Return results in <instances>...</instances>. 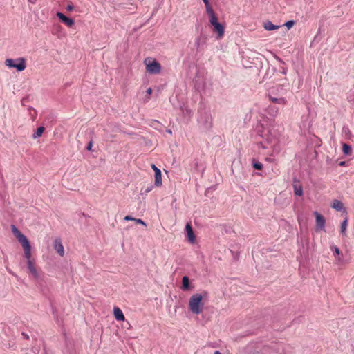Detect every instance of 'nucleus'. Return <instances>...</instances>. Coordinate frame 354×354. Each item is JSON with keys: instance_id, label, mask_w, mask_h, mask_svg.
Listing matches in <instances>:
<instances>
[{"instance_id": "f257e3e1", "label": "nucleus", "mask_w": 354, "mask_h": 354, "mask_svg": "<svg viewBox=\"0 0 354 354\" xmlns=\"http://www.w3.org/2000/svg\"><path fill=\"white\" fill-rule=\"evenodd\" d=\"M207 295V292L203 291V295L196 293L190 297L189 301V308L193 314L199 315L202 313L204 306L203 298Z\"/></svg>"}, {"instance_id": "f03ea898", "label": "nucleus", "mask_w": 354, "mask_h": 354, "mask_svg": "<svg viewBox=\"0 0 354 354\" xmlns=\"http://www.w3.org/2000/svg\"><path fill=\"white\" fill-rule=\"evenodd\" d=\"M209 21L210 24L212 26V30L216 34V39H221L224 36L225 32V27L224 26L220 23L218 20V17L216 13H212L209 15Z\"/></svg>"}, {"instance_id": "7ed1b4c3", "label": "nucleus", "mask_w": 354, "mask_h": 354, "mask_svg": "<svg viewBox=\"0 0 354 354\" xmlns=\"http://www.w3.org/2000/svg\"><path fill=\"white\" fill-rule=\"evenodd\" d=\"M199 129L202 131H207L212 127V119L209 113L207 112L201 113L198 119Z\"/></svg>"}, {"instance_id": "20e7f679", "label": "nucleus", "mask_w": 354, "mask_h": 354, "mask_svg": "<svg viewBox=\"0 0 354 354\" xmlns=\"http://www.w3.org/2000/svg\"><path fill=\"white\" fill-rule=\"evenodd\" d=\"M27 259V267L29 272L32 274L33 279L39 283L44 280V275L42 272H39L34 266V261L31 259V255L25 257Z\"/></svg>"}, {"instance_id": "39448f33", "label": "nucleus", "mask_w": 354, "mask_h": 354, "mask_svg": "<svg viewBox=\"0 0 354 354\" xmlns=\"http://www.w3.org/2000/svg\"><path fill=\"white\" fill-rule=\"evenodd\" d=\"M6 65L9 68H14L17 71L21 72L23 71L26 67V59L23 57H19L16 59H7L5 61Z\"/></svg>"}, {"instance_id": "423d86ee", "label": "nucleus", "mask_w": 354, "mask_h": 354, "mask_svg": "<svg viewBox=\"0 0 354 354\" xmlns=\"http://www.w3.org/2000/svg\"><path fill=\"white\" fill-rule=\"evenodd\" d=\"M17 239L24 248V257H28L30 255H31V245L28 238L24 234H22Z\"/></svg>"}, {"instance_id": "0eeeda50", "label": "nucleus", "mask_w": 354, "mask_h": 354, "mask_svg": "<svg viewBox=\"0 0 354 354\" xmlns=\"http://www.w3.org/2000/svg\"><path fill=\"white\" fill-rule=\"evenodd\" d=\"M147 62V60H145ZM146 70L150 74H158L161 71V64L156 59L149 63L145 62Z\"/></svg>"}, {"instance_id": "6e6552de", "label": "nucleus", "mask_w": 354, "mask_h": 354, "mask_svg": "<svg viewBox=\"0 0 354 354\" xmlns=\"http://www.w3.org/2000/svg\"><path fill=\"white\" fill-rule=\"evenodd\" d=\"M207 39V36L204 33L203 28H201L200 34L196 37L194 41V46L198 51L201 50V47L206 44Z\"/></svg>"}, {"instance_id": "1a4fd4ad", "label": "nucleus", "mask_w": 354, "mask_h": 354, "mask_svg": "<svg viewBox=\"0 0 354 354\" xmlns=\"http://www.w3.org/2000/svg\"><path fill=\"white\" fill-rule=\"evenodd\" d=\"M270 102L279 105H285L287 103V100L283 97L277 96L274 93V88H272L268 95Z\"/></svg>"}, {"instance_id": "9d476101", "label": "nucleus", "mask_w": 354, "mask_h": 354, "mask_svg": "<svg viewBox=\"0 0 354 354\" xmlns=\"http://www.w3.org/2000/svg\"><path fill=\"white\" fill-rule=\"evenodd\" d=\"M151 168L154 171V185L156 187H160L162 185V173L161 170L158 169L154 164L151 165Z\"/></svg>"}, {"instance_id": "9b49d317", "label": "nucleus", "mask_w": 354, "mask_h": 354, "mask_svg": "<svg viewBox=\"0 0 354 354\" xmlns=\"http://www.w3.org/2000/svg\"><path fill=\"white\" fill-rule=\"evenodd\" d=\"M57 17L59 19V20L66 24L68 27H72L75 21L72 18L66 17L64 14L60 12H57L56 14Z\"/></svg>"}, {"instance_id": "f8f14e48", "label": "nucleus", "mask_w": 354, "mask_h": 354, "mask_svg": "<svg viewBox=\"0 0 354 354\" xmlns=\"http://www.w3.org/2000/svg\"><path fill=\"white\" fill-rule=\"evenodd\" d=\"M185 230L186 236H187L188 241L191 243H194L196 241V236L194 234L193 228L190 223H187L186 224Z\"/></svg>"}, {"instance_id": "ddd939ff", "label": "nucleus", "mask_w": 354, "mask_h": 354, "mask_svg": "<svg viewBox=\"0 0 354 354\" xmlns=\"http://www.w3.org/2000/svg\"><path fill=\"white\" fill-rule=\"evenodd\" d=\"M314 214L315 215L317 228L319 230H324L326 223L324 217L317 212H315Z\"/></svg>"}, {"instance_id": "4468645a", "label": "nucleus", "mask_w": 354, "mask_h": 354, "mask_svg": "<svg viewBox=\"0 0 354 354\" xmlns=\"http://www.w3.org/2000/svg\"><path fill=\"white\" fill-rule=\"evenodd\" d=\"M54 248L61 257L64 256V249L60 239H56L55 240Z\"/></svg>"}, {"instance_id": "2eb2a0df", "label": "nucleus", "mask_w": 354, "mask_h": 354, "mask_svg": "<svg viewBox=\"0 0 354 354\" xmlns=\"http://www.w3.org/2000/svg\"><path fill=\"white\" fill-rule=\"evenodd\" d=\"M181 289L183 291H187L192 289L189 279L187 276H183L182 278Z\"/></svg>"}, {"instance_id": "dca6fc26", "label": "nucleus", "mask_w": 354, "mask_h": 354, "mask_svg": "<svg viewBox=\"0 0 354 354\" xmlns=\"http://www.w3.org/2000/svg\"><path fill=\"white\" fill-rule=\"evenodd\" d=\"M113 315L115 319L118 321H124L125 319V317L122 310L118 307H114Z\"/></svg>"}, {"instance_id": "f3484780", "label": "nucleus", "mask_w": 354, "mask_h": 354, "mask_svg": "<svg viewBox=\"0 0 354 354\" xmlns=\"http://www.w3.org/2000/svg\"><path fill=\"white\" fill-rule=\"evenodd\" d=\"M293 189H294V194L296 196H303V194H304L303 187L300 184H299L297 182H296V180H295L294 183H293Z\"/></svg>"}, {"instance_id": "a211bd4d", "label": "nucleus", "mask_w": 354, "mask_h": 354, "mask_svg": "<svg viewBox=\"0 0 354 354\" xmlns=\"http://www.w3.org/2000/svg\"><path fill=\"white\" fill-rule=\"evenodd\" d=\"M332 207L337 211L346 212V209L344 207V204L339 200L335 199L333 201Z\"/></svg>"}, {"instance_id": "6ab92c4d", "label": "nucleus", "mask_w": 354, "mask_h": 354, "mask_svg": "<svg viewBox=\"0 0 354 354\" xmlns=\"http://www.w3.org/2000/svg\"><path fill=\"white\" fill-rule=\"evenodd\" d=\"M263 27L266 30L270 31L278 29L279 26L273 24L270 21H267L264 23Z\"/></svg>"}, {"instance_id": "aec40b11", "label": "nucleus", "mask_w": 354, "mask_h": 354, "mask_svg": "<svg viewBox=\"0 0 354 354\" xmlns=\"http://www.w3.org/2000/svg\"><path fill=\"white\" fill-rule=\"evenodd\" d=\"M267 112L271 116H276L279 112V108L274 105H270L267 108Z\"/></svg>"}, {"instance_id": "412c9836", "label": "nucleus", "mask_w": 354, "mask_h": 354, "mask_svg": "<svg viewBox=\"0 0 354 354\" xmlns=\"http://www.w3.org/2000/svg\"><path fill=\"white\" fill-rule=\"evenodd\" d=\"M342 151L344 154L350 156L352 153V147L350 145L346 143L342 144Z\"/></svg>"}, {"instance_id": "4be33fe9", "label": "nucleus", "mask_w": 354, "mask_h": 354, "mask_svg": "<svg viewBox=\"0 0 354 354\" xmlns=\"http://www.w3.org/2000/svg\"><path fill=\"white\" fill-rule=\"evenodd\" d=\"M266 140L268 143L273 144L274 147H276L278 142L277 138L275 136H272V133L271 132L270 133V135L268 136Z\"/></svg>"}, {"instance_id": "5701e85b", "label": "nucleus", "mask_w": 354, "mask_h": 354, "mask_svg": "<svg viewBox=\"0 0 354 354\" xmlns=\"http://www.w3.org/2000/svg\"><path fill=\"white\" fill-rule=\"evenodd\" d=\"M203 1L205 4L207 14L209 15L212 13H214V11L212 7L209 4V0H203Z\"/></svg>"}, {"instance_id": "b1692460", "label": "nucleus", "mask_w": 354, "mask_h": 354, "mask_svg": "<svg viewBox=\"0 0 354 354\" xmlns=\"http://www.w3.org/2000/svg\"><path fill=\"white\" fill-rule=\"evenodd\" d=\"M44 130H45V128L44 127H38L32 136L33 138H37L41 136Z\"/></svg>"}, {"instance_id": "393cba45", "label": "nucleus", "mask_w": 354, "mask_h": 354, "mask_svg": "<svg viewBox=\"0 0 354 354\" xmlns=\"http://www.w3.org/2000/svg\"><path fill=\"white\" fill-rule=\"evenodd\" d=\"M347 225H348V218L346 217L344 218V220L342 221V223H341V233L342 234H345Z\"/></svg>"}, {"instance_id": "a878e982", "label": "nucleus", "mask_w": 354, "mask_h": 354, "mask_svg": "<svg viewBox=\"0 0 354 354\" xmlns=\"http://www.w3.org/2000/svg\"><path fill=\"white\" fill-rule=\"evenodd\" d=\"M12 231L15 236V237L17 239L23 234L17 228V227L15 225H11Z\"/></svg>"}, {"instance_id": "bb28decb", "label": "nucleus", "mask_w": 354, "mask_h": 354, "mask_svg": "<svg viewBox=\"0 0 354 354\" xmlns=\"http://www.w3.org/2000/svg\"><path fill=\"white\" fill-rule=\"evenodd\" d=\"M252 166L257 170H261L263 169V165L259 162H254Z\"/></svg>"}, {"instance_id": "cd10ccee", "label": "nucleus", "mask_w": 354, "mask_h": 354, "mask_svg": "<svg viewBox=\"0 0 354 354\" xmlns=\"http://www.w3.org/2000/svg\"><path fill=\"white\" fill-rule=\"evenodd\" d=\"M342 132L344 133V135L347 137L350 136L351 134V132L349 129V128L347 126H344L342 128Z\"/></svg>"}, {"instance_id": "c85d7f7f", "label": "nucleus", "mask_w": 354, "mask_h": 354, "mask_svg": "<svg viewBox=\"0 0 354 354\" xmlns=\"http://www.w3.org/2000/svg\"><path fill=\"white\" fill-rule=\"evenodd\" d=\"M295 24L294 20H289L284 24V26L287 27L288 29L291 28Z\"/></svg>"}, {"instance_id": "c756f323", "label": "nucleus", "mask_w": 354, "mask_h": 354, "mask_svg": "<svg viewBox=\"0 0 354 354\" xmlns=\"http://www.w3.org/2000/svg\"><path fill=\"white\" fill-rule=\"evenodd\" d=\"M153 187V185H152L148 186L147 187V189L144 191V192H142V194H147V193L150 192L152 190Z\"/></svg>"}, {"instance_id": "7c9ffc66", "label": "nucleus", "mask_w": 354, "mask_h": 354, "mask_svg": "<svg viewBox=\"0 0 354 354\" xmlns=\"http://www.w3.org/2000/svg\"><path fill=\"white\" fill-rule=\"evenodd\" d=\"M332 250L334 251V252L337 254V255H339L340 254V250L337 247V246H333L331 248Z\"/></svg>"}, {"instance_id": "2f4dec72", "label": "nucleus", "mask_w": 354, "mask_h": 354, "mask_svg": "<svg viewBox=\"0 0 354 354\" xmlns=\"http://www.w3.org/2000/svg\"><path fill=\"white\" fill-rule=\"evenodd\" d=\"M134 221L138 224H141V225L146 226L145 222L140 218H136V220Z\"/></svg>"}, {"instance_id": "473e14b6", "label": "nucleus", "mask_w": 354, "mask_h": 354, "mask_svg": "<svg viewBox=\"0 0 354 354\" xmlns=\"http://www.w3.org/2000/svg\"><path fill=\"white\" fill-rule=\"evenodd\" d=\"M92 147H93V142H92V141H90V142L88 143V145H87V146H86V150H88V151H91Z\"/></svg>"}, {"instance_id": "72a5a7b5", "label": "nucleus", "mask_w": 354, "mask_h": 354, "mask_svg": "<svg viewBox=\"0 0 354 354\" xmlns=\"http://www.w3.org/2000/svg\"><path fill=\"white\" fill-rule=\"evenodd\" d=\"M124 221H135L136 218H133L131 216H129V215H127L124 217Z\"/></svg>"}, {"instance_id": "f704fd0d", "label": "nucleus", "mask_w": 354, "mask_h": 354, "mask_svg": "<svg viewBox=\"0 0 354 354\" xmlns=\"http://www.w3.org/2000/svg\"><path fill=\"white\" fill-rule=\"evenodd\" d=\"M66 10L68 11H71L73 10V4H68L67 6H66Z\"/></svg>"}, {"instance_id": "c9c22d12", "label": "nucleus", "mask_w": 354, "mask_h": 354, "mask_svg": "<svg viewBox=\"0 0 354 354\" xmlns=\"http://www.w3.org/2000/svg\"><path fill=\"white\" fill-rule=\"evenodd\" d=\"M29 3H32V4H35L36 3L37 1V0H28Z\"/></svg>"}, {"instance_id": "e433bc0d", "label": "nucleus", "mask_w": 354, "mask_h": 354, "mask_svg": "<svg viewBox=\"0 0 354 354\" xmlns=\"http://www.w3.org/2000/svg\"><path fill=\"white\" fill-rule=\"evenodd\" d=\"M22 335L24 337L25 339H29V336L27 334H25L24 333H23Z\"/></svg>"}, {"instance_id": "4c0bfd02", "label": "nucleus", "mask_w": 354, "mask_h": 354, "mask_svg": "<svg viewBox=\"0 0 354 354\" xmlns=\"http://www.w3.org/2000/svg\"><path fill=\"white\" fill-rule=\"evenodd\" d=\"M147 94H151L152 93V89L151 88H149L147 90Z\"/></svg>"}, {"instance_id": "58836bf2", "label": "nucleus", "mask_w": 354, "mask_h": 354, "mask_svg": "<svg viewBox=\"0 0 354 354\" xmlns=\"http://www.w3.org/2000/svg\"><path fill=\"white\" fill-rule=\"evenodd\" d=\"M259 145H260L263 149H266V146H264L261 142H259Z\"/></svg>"}, {"instance_id": "ea45409f", "label": "nucleus", "mask_w": 354, "mask_h": 354, "mask_svg": "<svg viewBox=\"0 0 354 354\" xmlns=\"http://www.w3.org/2000/svg\"><path fill=\"white\" fill-rule=\"evenodd\" d=\"M345 164H346V162H345V161H342V162H341L339 163V165H340V166H344V165H345Z\"/></svg>"}, {"instance_id": "a19ab883", "label": "nucleus", "mask_w": 354, "mask_h": 354, "mask_svg": "<svg viewBox=\"0 0 354 354\" xmlns=\"http://www.w3.org/2000/svg\"><path fill=\"white\" fill-rule=\"evenodd\" d=\"M214 354H221V353L219 351H216Z\"/></svg>"}, {"instance_id": "79ce46f5", "label": "nucleus", "mask_w": 354, "mask_h": 354, "mask_svg": "<svg viewBox=\"0 0 354 354\" xmlns=\"http://www.w3.org/2000/svg\"><path fill=\"white\" fill-rule=\"evenodd\" d=\"M167 132L171 134V130H170V129H167Z\"/></svg>"}, {"instance_id": "37998d69", "label": "nucleus", "mask_w": 354, "mask_h": 354, "mask_svg": "<svg viewBox=\"0 0 354 354\" xmlns=\"http://www.w3.org/2000/svg\"><path fill=\"white\" fill-rule=\"evenodd\" d=\"M266 160L267 161H270V162L271 161V158H266Z\"/></svg>"}, {"instance_id": "c03bdc74", "label": "nucleus", "mask_w": 354, "mask_h": 354, "mask_svg": "<svg viewBox=\"0 0 354 354\" xmlns=\"http://www.w3.org/2000/svg\"><path fill=\"white\" fill-rule=\"evenodd\" d=\"M279 88H280L281 90H283V88H281V86H278V87L277 88V90H278Z\"/></svg>"}, {"instance_id": "a18cd8bd", "label": "nucleus", "mask_w": 354, "mask_h": 354, "mask_svg": "<svg viewBox=\"0 0 354 354\" xmlns=\"http://www.w3.org/2000/svg\"><path fill=\"white\" fill-rule=\"evenodd\" d=\"M198 27H199V25H198H198H196V28H197V29L198 28Z\"/></svg>"}]
</instances>
